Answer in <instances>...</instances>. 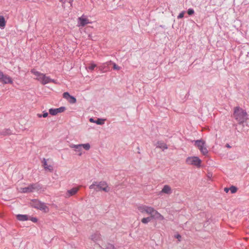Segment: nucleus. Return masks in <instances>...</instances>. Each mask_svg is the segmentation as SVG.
Listing matches in <instances>:
<instances>
[{"mask_svg": "<svg viewBox=\"0 0 249 249\" xmlns=\"http://www.w3.org/2000/svg\"><path fill=\"white\" fill-rule=\"evenodd\" d=\"M6 24V21L4 18L2 16H0V28L1 29L4 28Z\"/></svg>", "mask_w": 249, "mask_h": 249, "instance_id": "412c9836", "label": "nucleus"}, {"mask_svg": "<svg viewBox=\"0 0 249 249\" xmlns=\"http://www.w3.org/2000/svg\"><path fill=\"white\" fill-rule=\"evenodd\" d=\"M195 144L199 149L205 146V142L201 140H198L195 141Z\"/></svg>", "mask_w": 249, "mask_h": 249, "instance_id": "a211bd4d", "label": "nucleus"}, {"mask_svg": "<svg viewBox=\"0 0 249 249\" xmlns=\"http://www.w3.org/2000/svg\"><path fill=\"white\" fill-rule=\"evenodd\" d=\"M59 1L63 3H64L66 2V0H59Z\"/></svg>", "mask_w": 249, "mask_h": 249, "instance_id": "a19ab883", "label": "nucleus"}, {"mask_svg": "<svg viewBox=\"0 0 249 249\" xmlns=\"http://www.w3.org/2000/svg\"><path fill=\"white\" fill-rule=\"evenodd\" d=\"M43 166L46 170H48L50 172L53 171V167L51 165H48L47 160L45 159H43L42 161Z\"/></svg>", "mask_w": 249, "mask_h": 249, "instance_id": "ddd939ff", "label": "nucleus"}, {"mask_svg": "<svg viewBox=\"0 0 249 249\" xmlns=\"http://www.w3.org/2000/svg\"><path fill=\"white\" fill-rule=\"evenodd\" d=\"M226 147H227V148H231V146L230 145V144L229 143H227L226 144Z\"/></svg>", "mask_w": 249, "mask_h": 249, "instance_id": "ea45409f", "label": "nucleus"}, {"mask_svg": "<svg viewBox=\"0 0 249 249\" xmlns=\"http://www.w3.org/2000/svg\"><path fill=\"white\" fill-rule=\"evenodd\" d=\"M54 82V80L53 79H52L50 77L45 75L44 78H43V80L41 84L43 85H45L46 84Z\"/></svg>", "mask_w": 249, "mask_h": 249, "instance_id": "6ab92c4d", "label": "nucleus"}, {"mask_svg": "<svg viewBox=\"0 0 249 249\" xmlns=\"http://www.w3.org/2000/svg\"><path fill=\"white\" fill-rule=\"evenodd\" d=\"M137 149L139 150H138V153L139 154H140V148H139V147H137Z\"/></svg>", "mask_w": 249, "mask_h": 249, "instance_id": "79ce46f5", "label": "nucleus"}, {"mask_svg": "<svg viewBox=\"0 0 249 249\" xmlns=\"http://www.w3.org/2000/svg\"><path fill=\"white\" fill-rule=\"evenodd\" d=\"M187 164L200 167L201 160L197 157H188L186 160Z\"/></svg>", "mask_w": 249, "mask_h": 249, "instance_id": "423d86ee", "label": "nucleus"}, {"mask_svg": "<svg viewBox=\"0 0 249 249\" xmlns=\"http://www.w3.org/2000/svg\"><path fill=\"white\" fill-rule=\"evenodd\" d=\"M114 248V247L113 245L109 244H108L106 249H113Z\"/></svg>", "mask_w": 249, "mask_h": 249, "instance_id": "72a5a7b5", "label": "nucleus"}, {"mask_svg": "<svg viewBox=\"0 0 249 249\" xmlns=\"http://www.w3.org/2000/svg\"><path fill=\"white\" fill-rule=\"evenodd\" d=\"M229 190H230V188H229L226 187L224 188V191L226 193H228Z\"/></svg>", "mask_w": 249, "mask_h": 249, "instance_id": "4c0bfd02", "label": "nucleus"}, {"mask_svg": "<svg viewBox=\"0 0 249 249\" xmlns=\"http://www.w3.org/2000/svg\"><path fill=\"white\" fill-rule=\"evenodd\" d=\"M70 147L74 149L75 152H79V156H81L82 154V148H83L86 150H89L90 148V145L89 143L79 144H71L70 145Z\"/></svg>", "mask_w": 249, "mask_h": 249, "instance_id": "7ed1b4c3", "label": "nucleus"}, {"mask_svg": "<svg viewBox=\"0 0 249 249\" xmlns=\"http://www.w3.org/2000/svg\"><path fill=\"white\" fill-rule=\"evenodd\" d=\"M31 72L36 77V79L42 83L45 74L36 71L35 69H32Z\"/></svg>", "mask_w": 249, "mask_h": 249, "instance_id": "0eeeda50", "label": "nucleus"}, {"mask_svg": "<svg viewBox=\"0 0 249 249\" xmlns=\"http://www.w3.org/2000/svg\"><path fill=\"white\" fill-rule=\"evenodd\" d=\"M157 147L160 148L162 150H164L165 149H167L168 148L167 144L162 141H158L157 142Z\"/></svg>", "mask_w": 249, "mask_h": 249, "instance_id": "2eb2a0df", "label": "nucleus"}, {"mask_svg": "<svg viewBox=\"0 0 249 249\" xmlns=\"http://www.w3.org/2000/svg\"><path fill=\"white\" fill-rule=\"evenodd\" d=\"M31 205L33 207L44 211L45 212H48L49 211V208L46 206V204L38 200H33Z\"/></svg>", "mask_w": 249, "mask_h": 249, "instance_id": "20e7f679", "label": "nucleus"}, {"mask_svg": "<svg viewBox=\"0 0 249 249\" xmlns=\"http://www.w3.org/2000/svg\"><path fill=\"white\" fill-rule=\"evenodd\" d=\"M185 13V11H182L178 16V19H180V18H183L184 17V15Z\"/></svg>", "mask_w": 249, "mask_h": 249, "instance_id": "473e14b6", "label": "nucleus"}, {"mask_svg": "<svg viewBox=\"0 0 249 249\" xmlns=\"http://www.w3.org/2000/svg\"><path fill=\"white\" fill-rule=\"evenodd\" d=\"M37 116H38V118H41L42 117V114H37Z\"/></svg>", "mask_w": 249, "mask_h": 249, "instance_id": "58836bf2", "label": "nucleus"}, {"mask_svg": "<svg viewBox=\"0 0 249 249\" xmlns=\"http://www.w3.org/2000/svg\"><path fill=\"white\" fill-rule=\"evenodd\" d=\"M17 219L19 221H25L28 220V215L27 214H18Z\"/></svg>", "mask_w": 249, "mask_h": 249, "instance_id": "f3484780", "label": "nucleus"}, {"mask_svg": "<svg viewBox=\"0 0 249 249\" xmlns=\"http://www.w3.org/2000/svg\"><path fill=\"white\" fill-rule=\"evenodd\" d=\"M152 220L151 216L143 218L141 221L143 224H147Z\"/></svg>", "mask_w": 249, "mask_h": 249, "instance_id": "393cba45", "label": "nucleus"}, {"mask_svg": "<svg viewBox=\"0 0 249 249\" xmlns=\"http://www.w3.org/2000/svg\"><path fill=\"white\" fill-rule=\"evenodd\" d=\"M199 150L201 151L202 154L204 155H206L208 153V151L207 149L206 148V147H205V146H203V147H201L199 149Z\"/></svg>", "mask_w": 249, "mask_h": 249, "instance_id": "a878e982", "label": "nucleus"}, {"mask_svg": "<svg viewBox=\"0 0 249 249\" xmlns=\"http://www.w3.org/2000/svg\"><path fill=\"white\" fill-rule=\"evenodd\" d=\"M71 96V95L69 94L68 92H65L63 94V98L67 99V100H69Z\"/></svg>", "mask_w": 249, "mask_h": 249, "instance_id": "c756f323", "label": "nucleus"}, {"mask_svg": "<svg viewBox=\"0 0 249 249\" xmlns=\"http://www.w3.org/2000/svg\"><path fill=\"white\" fill-rule=\"evenodd\" d=\"M31 220L34 222H36L37 221V219L36 217H32Z\"/></svg>", "mask_w": 249, "mask_h": 249, "instance_id": "c9c22d12", "label": "nucleus"}, {"mask_svg": "<svg viewBox=\"0 0 249 249\" xmlns=\"http://www.w3.org/2000/svg\"><path fill=\"white\" fill-rule=\"evenodd\" d=\"M148 207V206H146V205H142V206H139L138 207V210L142 213H146V211H147V208Z\"/></svg>", "mask_w": 249, "mask_h": 249, "instance_id": "5701e85b", "label": "nucleus"}, {"mask_svg": "<svg viewBox=\"0 0 249 249\" xmlns=\"http://www.w3.org/2000/svg\"><path fill=\"white\" fill-rule=\"evenodd\" d=\"M107 65H109V64H112L113 65V68L115 70H120L121 68L118 66L117 65H116L115 63L112 62V61H109L107 62Z\"/></svg>", "mask_w": 249, "mask_h": 249, "instance_id": "bb28decb", "label": "nucleus"}, {"mask_svg": "<svg viewBox=\"0 0 249 249\" xmlns=\"http://www.w3.org/2000/svg\"><path fill=\"white\" fill-rule=\"evenodd\" d=\"M233 117L239 124H242L247 119L248 114L247 112L239 107L234 108Z\"/></svg>", "mask_w": 249, "mask_h": 249, "instance_id": "f257e3e1", "label": "nucleus"}, {"mask_svg": "<svg viewBox=\"0 0 249 249\" xmlns=\"http://www.w3.org/2000/svg\"><path fill=\"white\" fill-rule=\"evenodd\" d=\"M194 12H195V11H194V9H192V8H189L187 10V13L190 16L192 15L193 14H194Z\"/></svg>", "mask_w": 249, "mask_h": 249, "instance_id": "2f4dec72", "label": "nucleus"}, {"mask_svg": "<svg viewBox=\"0 0 249 249\" xmlns=\"http://www.w3.org/2000/svg\"><path fill=\"white\" fill-rule=\"evenodd\" d=\"M68 101L71 104H74L76 103V99L74 96L71 95Z\"/></svg>", "mask_w": 249, "mask_h": 249, "instance_id": "cd10ccee", "label": "nucleus"}, {"mask_svg": "<svg viewBox=\"0 0 249 249\" xmlns=\"http://www.w3.org/2000/svg\"><path fill=\"white\" fill-rule=\"evenodd\" d=\"M2 78L0 79V82H2L3 84H12L13 81L12 78L8 76L7 75H5L3 73Z\"/></svg>", "mask_w": 249, "mask_h": 249, "instance_id": "9b49d317", "label": "nucleus"}, {"mask_svg": "<svg viewBox=\"0 0 249 249\" xmlns=\"http://www.w3.org/2000/svg\"><path fill=\"white\" fill-rule=\"evenodd\" d=\"M79 189V187H74L70 190H68L65 194V197L68 198L75 195L78 192Z\"/></svg>", "mask_w": 249, "mask_h": 249, "instance_id": "1a4fd4ad", "label": "nucleus"}, {"mask_svg": "<svg viewBox=\"0 0 249 249\" xmlns=\"http://www.w3.org/2000/svg\"><path fill=\"white\" fill-rule=\"evenodd\" d=\"M96 67V65L95 64H90L88 68V69L90 71H92L94 69V68Z\"/></svg>", "mask_w": 249, "mask_h": 249, "instance_id": "7c9ffc66", "label": "nucleus"}, {"mask_svg": "<svg viewBox=\"0 0 249 249\" xmlns=\"http://www.w3.org/2000/svg\"><path fill=\"white\" fill-rule=\"evenodd\" d=\"M100 239V234L96 232L91 236V239L94 241H97Z\"/></svg>", "mask_w": 249, "mask_h": 249, "instance_id": "aec40b11", "label": "nucleus"}, {"mask_svg": "<svg viewBox=\"0 0 249 249\" xmlns=\"http://www.w3.org/2000/svg\"><path fill=\"white\" fill-rule=\"evenodd\" d=\"M230 190L231 191V192L232 194H234L236 192V191L237 190V188L234 186H231L230 188Z\"/></svg>", "mask_w": 249, "mask_h": 249, "instance_id": "c85d7f7f", "label": "nucleus"}, {"mask_svg": "<svg viewBox=\"0 0 249 249\" xmlns=\"http://www.w3.org/2000/svg\"><path fill=\"white\" fill-rule=\"evenodd\" d=\"M155 209L154 208H153L152 207L148 206V207L147 208L146 213L150 215V216H152L153 213L155 212Z\"/></svg>", "mask_w": 249, "mask_h": 249, "instance_id": "4be33fe9", "label": "nucleus"}, {"mask_svg": "<svg viewBox=\"0 0 249 249\" xmlns=\"http://www.w3.org/2000/svg\"><path fill=\"white\" fill-rule=\"evenodd\" d=\"M177 238H178L179 240H180V238H181V236L179 234H177V236H176Z\"/></svg>", "mask_w": 249, "mask_h": 249, "instance_id": "e433bc0d", "label": "nucleus"}, {"mask_svg": "<svg viewBox=\"0 0 249 249\" xmlns=\"http://www.w3.org/2000/svg\"><path fill=\"white\" fill-rule=\"evenodd\" d=\"M40 188L38 183H32L29 185L27 187L21 188V192L23 193H29L33 192L35 190H38Z\"/></svg>", "mask_w": 249, "mask_h": 249, "instance_id": "39448f33", "label": "nucleus"}, {"mask_svg": "<svg viewBox=\"0 0 249 249\" xmlns=\"http://www.w3.org/2000/svg\"><path fill=\"white\" fill-rule=\"evenodd\" d=\"M73 1V0H70V3H71Z\"/></svg>", "mask_w": 249, "mask_h": 249, "instance_id": "37998d69", "label": "nucleus"}, {"mask_svg": "<svg viewBox=\"0 0 249 249\" xmlns=\"http://www.w3.org/2000/svg\"><path fill=\"white\" fill-rule=\"evenodd\" d=\"M89 20L87 18H84V16L83 15L82 17L79 18H78V26L84 27L87 24L89 23Z\"/></svg>", "mask_w": 249, "mask_h": 249, "instance_id": "9d476101", "label": "nucleus"}, {"mask_svg": "<svg viewBox=\"0 0 249 249\" xmlns=\"http://www.w3.org/2000/svg\"><path fill=\"white\" fill-rule=\"evenodd\" d=\"M161 192L166 194H171L172 193L171 188L169 185H165Z\"/></svg>", "mask_w": 249, "mask_h": 249, "instance_id": "dca6fc26", "label": "nucleus"}, {"mask_svg": "<svg viewBox=\"0 0 249 249\" xmlns=\"http://www.w3.org/2000/svg\"><path fill=\"white\" fill-rule=\"evenodd\" d=\"M151 217L152 219H156L160 220H163L164 219V217L156 210Z\"/></svg>", "mask_w": 249, "mask_h": 249, "instance_id": "f8f14e48", "label": "nucleus"}, {"mask_svg": "<svg viewBox=\"0 0 249 249\" xmlns=\"http://www.w3.org/2000/svg\"><path fill=\"white\" fill-rule=\"evenodd\" d=\"M0 134L2 135H10L11 134V131L10 130V129H5L3 131H2L1 132H0Z\"/></svg>", "mask_w": 249, "mask_h": 249, "instance_id": "b1692460", "label": "nucleus"}, {"mask_svg": "<svg viewBox=\"0 0 249 249\" xmlns=\"http://www.w3.org/2000/svg\"><path fill=\"white\" fill-rule=\"evenodd\" d=\"M48 113L46 111H44L43 112V114H42V117H44V118H46L48 116Z\"/></svg>", "mask_w": 249, "mask_h": 249, "instance_id": "f704fd0d", "label": "nucleus"}, {"mask_svg": "<svg viewBox=\"0 0 249 249\" xmlns=\"http://www.w3.org/2000/svg\"><path fill=\"white\" fill-rule=\"evenodd\" d=\"M105 119L98 118L96 120H94L93 118H91L89 119V121L91 123H96L97 124L102 125L104 124Z\"/></svg>", "mask_w": 249, "mask_h": 249, "instance_id": "4468645a", "label": "nucleus"}, {"mask_svg": "<svg viewBox=\"0 0 249 249\" xmlns=\"http://www.w3.org/2000/svg\"><path fill=\"white\" fill-rule=\"evenodd\" d=\"M90 189H93L96 192L103 191L105 192H108L110 188L108 187L107 182L105 181H94L89 186Z\"/></svg>", "mask_w": 249, "mask_h": 249, "instance_id": "f03ea898", "label": "nucleus"}, {"mask_svg": "<svg viewBox=\"0 0 249 249\" xmlns=\"http://www.w3.org/2000/svg\"><path fill=\"white\" fill-rule=\"evenodd\" d=\"M66 110L65 107H61L57 108H50L49 113L52 115H56L58 113L63 112Z\"/></svg>", "mask_w": 249, "mask_h": 249, "instance_id": "6e6552de", "label": "nucleus"}]
</instances>
